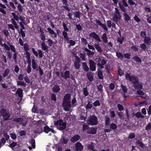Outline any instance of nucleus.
<instances>
[{
	"instance_id": "4be33fe9",
	"label": "nucleus",
	"mask_w": 151,
	"mask_h": 151,
	"mask_svg": "<svg viewBox=\"0 0 151 151\" xmlns=\"http://www.w3.org/2000/svg\"><path fill=\"white\" fill-rule=\"evenodd\" d=\"M94 47L99 53H101L103 52V50L99 44H95L94 45Z\"/></svg>"
},
{
	"instance_id": "aec40b11",
	"label": "nucleus",
	"mask_w": 151,
	"mask_h": 151,
	"mask_svg": "<svg viewBox=\"0 0 151 151\" xmlns=\"http://www.w3.org/2000/svg\"><path fill=\"white\" fill-rule=\"evenodd\" d=\"M97 72L99 78L101 79H103L104 76L103 75V72L100 69H98Z\"/></svg>"
},
{
	"instance_id": "9b49d317",
	"label": "nucleus",
	"mask_w": 151,
	"mask_h": 151,
	"mask_svg": "<svg viewBox=\"0 0 151 151\" xmlns=\"http://www.w3.org/2000/svg\"><path fill=\"white\" fill-rule=\"evenodd\" d=\"M44 132L46 133H48L50 132H51L54 134H55L56 132L52 128H50L48 126H45L44 127Z\"/></svg>"
},
{
	"instance_id": "6e6552de",
	"label": "nucleus",
	"mask_w": 151,
	"mask_h": 151,
	"mask_svg": "<svg viewBox=\"0 0 151 151\" xmlns=\"http://www.w3.org/2000/svg\"><path fill=\"white\" fill-rule=\"evenodd\" d=\"M89 64L90 70L92 71H95L96 68V63L92 60H89Z\"/></svg>"
},
{
	"instance_id": "6ab92c4d",
	"label": "nucleus",
	"mask_w": 151,
	"mask_h": 151,
	"mask_svg": "<svg viewBox=\"0 0 151 151\" xmlns=\"http://www.w3.org/2000/svg\"><path fill=\"white\" fill-rule=\"evenodd\" d=\"M82 68L86 72H88L89 70V68L86 62H83L82 63Z\"/></svg>"
},
{
	"instance_id": "e433bc0d",
	"label": "nucleus",
	"mask_w": 151,
	"mask_h": 151,
	"mask_svg": "<svg viewBox=\"0 0 151 151\" xmlns=\"http://www.w3.org/2000/svg\"><path fill=\"white\" fill-rule=\"evenodd\" d=\"M116 53L117 57L121 60H122L124 58V55L123 54L120 52H116Z\"/></svg>"
},
{
	"instance_id": "393cba45",
	"label": "nucleus",
	"mask_w": 151,
	"mask_h": 151,
	"mask_svg": "<svg viewBox=\"0 0 151 151\" xmlns=\"http://www.w3.org/2000/svg\"><path fill=\"white\" fill-rule=\"evenodd\" d=\"M66 126V122H64L63 124L61 126H58L57 127V128L60 131H63L64 130Z\"/></svg>"
},
{
	"instance_id": "4468645a",
	"label": "nucleus",
	"mask_w": 151,
	"mask_h": 151,
	"mask_svg": "<svg viewBox=\"0 0 151 151\" xmlns=\"http://www.w3.org/2000/svg\"><path fill=\"white\" fill-rule=\"evenodd\" d=\"M4 137L1 139V141L3 145L5 143L6 141H7L9 138V136L7 134V133H5L4 134Z\"/></svg>"
},
{
	"instance_id": "680f3d73",
	"label": "nucleus",
	"mask_w": 151,
	"mask_h": 151,
	"mask_svg": "<svg viewBox=\"0 0 151 151\" xmlns=\"http://www.w3.org/2000/svg\"><path fill=\"white\" fill-rule=\"evenodd\" d=\"M30 143L31 144V145L32 148H35V140L33 139H32L30 141Z\"/></svg>"
},
{
	"instance_id": "f03ea898",
	"label": "nucleus",
	"mask_w": 151,
	"mask_h": 151,
	"mask_svg": "<svg viewBox=\"0 0 151 151\" xmlns=\"http://www.w3.org/2000/svg\"><path fill=\"white\" fill-rule=\"evenodd\" d=\"M71 95L69 93L65 94L64 96L62 105L63 109L65 111H68L71 108Z\"/></svg>"
},
{
	"instance_id": "72a5a7b5",
	"label": "nucleus",
	"mask_w": 151,
	"mask_h": 151,
	"mask_svg": "<svg viewBox=\"0 0 151 151\" xmlns=\"http://www.w3.org/2000/svg\"><path fill=\"white\" fill-rule=\"evenodd\" d=\"M101 38L103 41L105 43H106L107 41V38L106 36V34L105 33H104L102 35Z\"/></svg>"
},
{
	"instance_id": "4c0bfd02",
	"label": "nucleus",
	"mask_w": 151,
	"mask_h": 151,
	"mask_svg": "<svg viewBox=\"0 0 151 151\" xmlns=\"http://www.w3.org/2000/svg\"><path fill=\"white\" fill-rule=\"evenodd\" d=\"M12 14L13 16V18H11V19H14V20H16L17 21H18L19 20V17H18L17 15L15 13L12 12Z\"/></svg>"
},
{
	"instance_id": "473e14b6",
	"label": "nucleus",
	"mask_w": 151,
	"mask_h": 151,
	"mask_svg": "<svg viewBox=\"0 0 151 151\" xmlns=\"http://www.w3.org/2000/svg\"><path fill=\"white\" fill-rule=\"evenodd\" d=\"M7 43L10 46V49L14 52H16V49L14 45H12L9 42H7Z\"/></svg>"
},
{
	"instance_id": "f257e3e1",
	"label": "nucleus",
	"mask_w": 151,
	"mask_h": 151,
	"mask_svg": "<svg viewBox=\"0 0 151 151\" xmlns=\"http://www.w3.org/2000/svg\"><path fill=\"white\" fill-rule=\"evenodd\" d=\"M125 76L127 80L132 83V86L136 90H141L142 88V83L139 81L138 77L135 75H130L127 73L126 74Z\"/></svg>"
},
{
	"instance_id": "1a4fd4ad",
	"label": "nucleus",
	"mask_w": 151,
	"mask_h": 151,
	"mask_svg": "<svg viewBox=\"0 0 151 151\" xmlns=\"http://www.w3.org/2000/svg\"><path fill=\"white\" fill-rule=\"evenodd\" d=\"M89 36L90 37L96 40L97 42H101V41L99 36L94 32L90 33L89 35Z\"/></svg>"
},
{
	"instance_id": "58836bf2",
	"label": "nucleus",
	"mask_w": 151,
	"mask_h": 151,
	"mask_svg": "<svg viewBox=\"0 0 151 151\" xmlns=\"http://www.w3.org/2000/svg\"><path fill=\"white\" fill-rule=\"evenodd\" d=\"M52 90L55 92L58 93L60 90V88L59 86L55 85L53 88Z\"/></svg>"
},
{
	"instance_id": "bf43d9fd",
	"label": "nucleus",
	"mask_w": 151,
	"mask_h": 151,
	"mask_svg": "<svg viewBox=\"0 0 151 151\" xmlns=\"http://www.w3.org/2000/svg\"><path fill=\"white\" fill-rule=\"evenodd\" d=\"M103 86L102 84H100L97 86V88L98 91L100 92H102Z\"/></svg>"
},
{
	"instance_id": "423d86ee",
	"label": "nucleus",
	"mask_w": 151,
	"mask_h": 151,
	"mask_svg": "<svg viewBox=\"0 0 151 151\" xmlns=\"http://www.w3.org/2000/svg\"><path fill=\"white\" fill-rule=\"evenodd\" d=\"M119 5L121 10L124 12H126V9L124 7H127L128 5L126 0H122L118 3Z\"/></svg>"
},
{
	"instance_id": "412c9836",
	"label": "nucleus",
	"mask_w": 151,
	"mask_h": 151,
	"mask_svg": "<svg viewBox=\"0 0 151 151\" xmlns=\"http://www.w3.org/2000/svg\"><path fill=\"white\" fill-rule=\"evenodd\" d=\"M68 139L65 136H62L60 139V142L63 144H67L68 142Z\"/></svg>"
},
{
	"instance_id": "603ef678",
	"label": "nucleus",
	"mask_w": 151,
	"mask_h": 151,
	"mask_svg": "<svg viewBox=\"0 0 151 151\" xmlns=\"http://www.w3.org/2000/svg\"><path fill=\"white\" fill-rule=\"evenodd\" d=\"M95 106H99L101 104L99 100H96L93 104Z\"/></svg>"
},
{
	"instance_id": "8fccbe9b",
	"label": "nucleus",
	"mask_w": 151,
	"mask_h": 151,
	"mask_svg": "<svg viewBox=\"0 0 151 151\" xmlns=\"http://www.w3.org/2000/svg\"><path fill=\"white\" fill-rule=\"evenodd\" d=\"M120 87L122 89V90L123 91V92L122 93H126L127 92V89L125 86L122 84L121 85Z\"/></svg>"
},
{
	"instance_id": "f8f14e48",
	"label": "nucleus",
	"mask_w": 151,
	"mask_h": 151,
	"mask_svg": "<svg viewBox=\"0 0 151 151\" xmlns=\"http://www.w3.org/2000/svg\"><path fill=\"white\" fill-rule=\"evenodd\" d=\"M75 150L77 151H82L83 149V146L79 142H77L75 145Z\"/></svg>"
},
{
	"instance_id": "de8ad7c7",
	"label": "nucleus",
	"mask_w": 151,
	"mask_h": 151,
	"mask_svg": "<svg viewBox=\"0 0 151 151\" xmlns=\"http://www.w3.org/2000/svg\"><path fill=\"white\" fill-rule=\"evenodd\" d=\"M110 127L111 129L114 130L117 128V126L116 124L114 123H112L110 125Z\"/></svg>"
},
{
	"instance_id": "774afa93",
	"label": "nucleus",
	"mask_w": 151,
	"mask_h": 151,
	"mask_svg": "<svg viewBox=\"0 0 151 151\" xmlns=\"http://www.w3.org/2000/svg\"><path fill=\"white\" fill-rule=\"evenodd\" d=\"M146 17H147V22L149 23H151V15L149 16V15H147Z\"/></svg>"
},
{
	"instance_id": "ea45409f",
	"label": "nucleus",
	"mask_w": 151,
	"mask_h": 151,
	"mask_svg": "<svg viewBox=\"0 0 151 151\" xmlns=\"http://www.w3.org/2000/svg\"><path fill=\"white\" fill-rule=\"evenodd\" d=\"M134 60L138 64H141L142 61L139 57L137 56H135L133 57Z\"/></svg>"
},
{
	"instance_id": "0eeeda50",
	"label": "nucleus",
	"mask_w": 151,
	"mask_h": 151,
	"mask_svg": "<svg viewBox=\"0 0 151 151\" xmlns=\"http://www.w3.org/2000/svg\"><path fill=\"white\" fill-rule=\"evenodd\" d=\"M11 22L12 23V24H8V27L14 30H15V28L17 30H19V28L18 26L15 21L14 19H11Z\"/></svg>"
},
{
	"instance_id": "a211bd4d",
	"label": "nucleus",
	"mask_w": 151,
	"mask_h": 151,
	"mask_svg": "<svg viewBox=\"0 0 151 151\" xmlns=\"http://www.w3.org/2000/svg\"><path fill=\"white\" fill-rule=\"evenodd\" d=\"M84 50L85 51L87 52V55L89 57H91L94 54L95 52L93 51H91L87 48H85Z\"/></svg>"
},
{
	"instance_id": "c756f323",
	"label": "nucleus",
	"mask_w": 151,
	"mask_h": 151,
	"mask_svg": "<svg viewBox=\"0 0 151 151\" xmlns=\"http://www.w3.org/2000/svg\"><path fill=\"white\" fill-rule=\"evenodd\" d=\"M17 85L18 86H20L24 87H26V84L24 81H17Z\"/></svg>"
},
{
	"instance_id": "338daca9",
	"label": "nucleus",
	"mask_w": 151,
	"mask_h": 151,
	"mask_svg": "<svg viewBox=\"0 0 151 151\" xmlns=\"http://www.w3.org/2000/svg\"><path fill=\"white\" fill-rule=\"evenodd\" d=\"M14 70L16 73H18L19 70V68L17 65L14 66Z\"/></svg>"
},
{
	"instance_id": "37998d69",
	"label": "nucleus",
	"mask_w": 151,
	"mask_h": 151,
	"mask_svg": "<svg viewBox=\"0 0 151 151\" xmlns=\"http://www.w3.org/2000/svg\"><path fill=\"white\" fill-rule=\"evenodd\" d=\"M135 116L138 118H144L145 117V116H143L140 112H137L135 114Z\"/></svg>"
},
{
	"instance_id": "5701e85b",
	"label": "nucleus",
	"mask_w": 151,
	"mask_h": 151,
	"mask_svg": "<svg viewBox=\"0 0 151 151\" xmlns=\"http://www.w3.org/2000/svg\"><path fill=\"white\" fill-rule=\"evenodd\" d=\"M87 76L88 79L90 81H93V73L91 72L88 73H87Z\"/></svg>"
},
{
	"instance_id": "ddd939ff",
	"label": "nucleus",
	"mask_w": 151,
	"mask_h": 151,
	"mask_svg": "<svg viewBox=\"0 0 151 151\" xmlns=\"http://www.w3.org/2000/svg\"><path fill=\"white\" fill-rule=\"evenodd\" d=\"M41 46L42 50L45 51L46 52L48 53L49 51V47L45 43L44 41L42 42L41 44Z\"/></svg>"
},
{
	"instance_id": "2eb2a0df",
	"label": "nucleus",
	"mask_w": 151,
	"mask_h": 151,
	"mask_svg": "<svg viewBox=\"0 0 151 151\" xmlns=\"http://www.w3.org/2000/svg\"><path fill=\"white\" fill-rule=\"evenodd\" d=\"M96 129L91 127L89 128L87 131V132L89 134H95L96 133Z\"/></svg>"
},
{
	"instance_id": "3c124183",
	"label": "nucleus",
	"mask_w": 151,
	"mask_h": 151,
	"mask_svg": "<svg viewBox=\"0 0 151 151\" xmlns=\"http://www.w3.org/2000/svg\"><path fill=\"white\" fill-rule=\"evenodd\" d=\"M17 8L19 12H22L23 11V6L20 4H18V5L17 6Z\"/></svg>"
},
{
	"instance_id": "052dcab7",
	"label": "nucleus",
	"mask_w": 151,
	"mask_h": 151,
	"mask_svg": "<svg viewBox=\"0 0 151 151\" xmlns=\"http://www.w3.org/2000/svg\"><path fill=\"white\" fill-rule=\"evenodd\" d=\"M22 122L21 124H22V125L23 126H25L27 122H28V120L27 119H22Z\"/></svg>"
},
{
	"instance_id": "2f4dec72",
	"label": "nucleus",
	"mask_w": 151,
	"mask_h": 151,
	"mask_svg": "<svg viewBox=\"0 0 151 151\" xmlns=\"http://www.w3.org/2000/svg\"><path fill=\"white\" fill-rule=\"evenodd\" d=\"M92 107V104H91L90 101H88V103L85 106L86 110L88 111L91 109Z\"/></svg>"
},
{
	"instance_id": "13d9d810",
	"label": "nucleus",
	"mask_w": 151,
	"mask_h": 151,
	"mask_svg": "<svg viewBox=\"0 0 151 151\" xmlns=\"http://www.w3.org/2000/svg\"><path fill=\"white\" fill-rule=\"evenodd\" d=\"M88 147L89 149H90L92 150L93 151H95L94 150V146L93 143H91L90 144H89L88 145Z\"/></svg>"
},
{
	"instance_id": "7ed1b4c3",
	"label": "nucleus",
	"mask_w": 151,
	"mask_h": 151,
	"mask_svg": "<svg viewBox=\"0 0 151 151\" xmlns=\"http://www.w3.org/2000/svg\"><path fill=\"white\" fill-rule=\"evenodd\" d=\"M115 9L114 12L112 15V18L111 20L118 25V22H119L121 19L122 16L118 9L116 7Z\"/></svg>"
},
{
	"instance_id": "9d476101",
	"label": "nucleus",
	"mask_w": 151,
	"mask_h": 151,
	"mask_svg": "<svg viewBox=\"0 0 151 151\" xmlns=\"http://www.w3.org/2000/svg\"><path fill=\"white\" fill-rule=\"evenodd\" d=\"M75 58V61L74 62V65L76 69H78L81 66L80 63L81 61V60L77 56H76Z\"/></svg>"
},
{
	"instance_id": "a18cd8bd",
	"label": "nucleus",
	"mask_w": 151,
	"mask_h": 151,
	"mask_svg": "<svg viewBox=\"0 0 151 151\" xmlns=\"http://www.w3.org/2000/svg\"><path fill=\"white\" fill-rule=\"evenodd\" d=\"M124 40V38L123 37H119L117 38V41L120 43V44H122Z\"/></svg>"
},
{
	"instance_id": "09e8293b",
	"label": "nucleus",
	"mask_w": 151,
	"mask_h": 151,
	"mask_svg": "<svg viewBox=\"0 0 151 151\" xmlns=\"http://www.w3.org/2000/svg\"><path fill=\"white\" fill-rule=\"evenodd\" d=\"M81 13L79 12H73V15L74 17L78 18H80V14Z\"/></svg>"
},
{
	"instance_id": "a19ab883",
	"label": "nucleus",
	"mask_w": 151,
	"mask_h": 151,
	"mask_svg": "<svg viewBox=\"0 0 151 151\" xmlns=\"http://www.w3.org/2000/svg\"><path fill=\"white\" fill-rule=\"evenodd\" d=\"M70 78V73L69 71H66L64 73V78L66 79Z\"/></svg>"
},
{
	"instance_id": "4d7b16f0",
	"label": "nucleus",
	"mask_w": 151,
	"mask_h": 151,
	"mask_svg": "<svg viewBox=\"0 0 151 151\" xmlns=\"http://www.w3.org/2000/svg\"><path fill=\"white\" fill-rule=\"evenodd\" d=\"M24 48L25 51L26 52H28V51L29 50V46L27 43H25L24 45Z\"/></svg>"
},
{
	"instance_id": "5fc2aeb1",
	"label": "nucleus",
	"mask_w": 151,
	"mask_h": 151,
	"mask_svg": "<svg viewBox=\"0 0 151 151\" xmlns=\"http://www.w3.org/2000/svg\"><path fill=\"white\" fill-rule=\"evenodd\" d=\"M101 58H99V60L98 61L97 65L100 68V69H102L104 68V67L103 66L104 65H101V64H100V62L101 61Z\"/></svg>"
},
{
	"instance_id": "dca6fc26",
	"label": "nucleus",
	"mask_w": 151,
	"mask_h": 151,
	"mask_svg": "<svg viewBox=\"0 0 151 151\" xmlns=\"http://www.w3.org/2000/svg\"><path fill=\"white\" fill-rule=\"evenodd\" d=\"M81 137L80 135H76L71 138L70 141L73 142H74L78 141L81 139Z\"/></svg>"
},
{
	"instance_id": "39448f33",
	"label": "nucleus",
	"mask_w": 151,
	"mask_h": 151,
	"mask_svg": "<svg viewBox=\"0 0 151 151\" xmlns=\"http://www.w3.org/2000/svg\"><path fill=\"white\" fill-rule=\"evenodd\" d=\"M0 113L3 117L4 120L7 121L11 119L9 118L11 114L8 110L4 108L2 109L0 111Z\"/></svg>"
},
{
	"instance_id": "49530a36",
	"label": "nucleus",
	"mask_w": 151,
	"mask_h": 151,
	"mask_svg": "<svg viewBox=\"0 0 151 151\" xmlns=\"http://www.w3.org/2000/svg\"><path fill=\"white\" fill-rule=\"evenodd\" d=\"M145 44L143 43L140 45V47L144 51H146L147 50V47Z\"/></svg>"
},
{
	"instance_id": "c9c22d12",
	"label": "nucleus",
	"mask_w": 151,
	"mask_h": 151,
	"mask_svg": "<svg viewBox=\"0 0 151 151\" xmlns=\"http://www.w3.org/2000/svg\"><path fill=\"white\" fill-rule=\"evenodd\" d=\"M110 116L111 118H113L115 116V113L113 109H111L109 110Z\"/></svg>"
},
{
	"instance_id": "cd10ccee",
	"label": "nucleus",
	"mask_w": 151,
	"mask_h": 151,
	"mask_svg": "<svg viewBox=\"0 0 151 151\" xmlns=\"http://www.w3.org/2000/svg\"><path fill=\"white\" fill-rule=\"evenodd\" d=\"M144 42L146 45H149L151 42V39L149 37L147 36L144 38Z\"/></svg>"
},
{
	"instance_id": "c85d7f7f",
	"label": "nucleus",
	"mask_w": 151,
	"mask_h": 151,
	"mask_svg": "<svg viewBox=\"0 0 151 151\" xmlns=\"http://www.w3.org/2000/svg\"><path fill=\"white\" fill-rule=\"evenodd\" d=\"M63 35L64 37V40L68 41H69V38L68 36V34L66 31H63L62 32Z\"/></svg>"
},
{
	"instance_id": "0e129e2a",
	"label": "nucleus",
	"mask_w": 151,
	"mask_h": 151,
	"mask_svg": "<svg viewBox=\"0 0 151 151\" xmlns=\"http://www.w3.org/2000/svg\"><path fill=\"white\" fill-rule=\"evenodd\" d=\"M22 118H18L17 119H13V121L18 122L19 124H21L22 122Z\"/></svg>"
},
{
	"instance_id": "864d4df0",
	"label": "nucleus",
	"mask_w": 151,
	"mask_h": 151,
	"mask_svg": "<svg viewBox=\"0 0 151 151\" xmlns=\"http://www.w3.org/2000/svg\"><path fill=\"white\" fill-rule=\"evenodd\" d=\"M18 30V32L19 33V34L20 33L22 36L23 37H25V36H26L25 34L24 31L22 30V28H20V32L19 31V30Z\"/></svg>"
},
{
	"instance_id": "e2e57ef3",
	"label": "nucleus",
	"mask_w": 151,
	"mask_h": 151,
	"mask_svg": "<svg viewBox=\"0 0 151 151\" xmlns=\"http://www.w3.org/2000/svg\"><path fill=\"white\" fill-rule=\"evenodd\" d=\"M89 127L88 125L84 124L83 126V130L84 131H87L89 129Z\"/></svg>"
},
{
	"instance_id": "b1692460",
	"label": "nucleus",
	"mask_w": 151,
	"mask_h": 151,
	"mask_svg": "<svg viewBox=\"0 0 151 151\" xmlns=\"http://www.w3.org/2000/svg\"><path fill=\"white\" fill-rule=\"evenodd\" d=\"M104 120L105 121V124L108 126L110 124L111 122L109 116L106 115L105 118Z\"/></svg>"
},
{
	"instance_id": "a878e982",
	"label": "nucleus",
	"mask_w": 151,
	"mask_h": 151,
	"mask_svg": "<svg viewBox=\"0 0 151 151\" xmlns=\"http://www.w3.org/2000/svg\"><path fill=\"white\" fill-rule=\"evenodd\" d=\"M49 33L51 35H54V37L56 38L57 37V34L54 31L50 28H48L47 29Z\"/></svg>"
},
{
	"instance_id": "f704fd0d",
	"label": "nucleus",
	"mask_w": 151,
	"mask_h": 151,
	"mask_svg": "<svg viewBox=\"0 0 151 151\" xmlns=\"http://www.w3.org/2000/svg\"><path fill=\"white\" fill-rule=\"evenodd\" d=\"M117 114L121 120H123L124 118V115L121 111L117 112Z\"/></svg>"
},
{
	"instance_id": "c03bdc74",
	"label": "nucleus",
	"mask_w": 151,
	"mask_h": 151,
	"mask_svg": "<svg viewBox=\"0 0 151 151\" xmlns=\"http://www.w3.org/2000/svg\"><path fill=\"white\" fill-rule=\"evenodd\" d=\"M9 71L10 70L8 68H6V69L3 75L4 78H5L6 76H7L9 73Z\"/></svg>"
},
{
	"instance_id": "f3484780",
	"label": "nucleus",
	"mask_w": 151,
	"mask_h": 151,
	"mask_svg": "<svg viewBox=\"0 0 151 151\" xmlns=\"http://www.w3.org/2000/svg\"><path fill=\"white\" fill-rule=\"evenodd\" d=\"M16 93L18 95L20 98V100H21L23 96V90L21 88H19L17 91Z\"/></svg>"
},
{
	"instance_id": "7c9ffc66",
	"label": "nucleus",
	"mask_w": 151,
	"mask_h": 151,
	"mask_svg": "<svg viewBox=\"0 0 151 151\" xmlns=\"http://www.w3.org/2000/svg\"><path fill=\"white\" fill-rule=\"evenodd\" d=\"M136 144L139 147L142 149H144L145 145L142 142H141L139 140H137L136 142Z\"/></svg>"
},
{
	"instance_id": "20e7f679",
	"label": "nucleus",
	"mask_w": 151,
	"mask_h": 151,
	"mask_svg": "<svg viewBox=\"0 0 151 151\" xmlns=\"http://www.w3.org/2000/svg\"><path fill=\"white\" fill-rule=\"evenodd\" d=\"M86 122L91 125H95L99 123L97 117L95 115H90L86 120Z\"/></svg>"
},
{
	"instance_id": "69168bd1",
	"label": "nucleus",
	"mask_w": 151,
	"mask_h": 151,
	"mask_svg": "<svg viewBox=\"0 0 151 151\" xmlns=\"http://www.w3.org/2000/svg\"><path fill=\"white\" fill-rule=\"evenodd\" d=\"M135 137V134L134 133L131 132L129 134L128 138L131 139H133Z\"/></svg>"
},
{
	"instance_id": "79ce46f5",
	"label": "nucleus",
	"mask_w": 151,
	"mask_h": 151,
	"mask_svg": "<svg viewBox=\"0 0 151 151\" xmlns=\"http://www.w3.org/2000/svg\"><path fill=\"white\" fill-rule=\"evenodd\" d=\"M83 94L85 96H86L88 95L89 93L88 90V88L87 86L83 88Z\"/></svg>"
},
{
	"instance_id": "bb28decb",
	"label": "nucleus",
	"mask_w": 151,
	"mask_h": 151,
	"mask_svg": "<svg viewBox=\"0 0 151 151\" xmlns=\"http://www.w3.org/2000/svg\"><path fill=\"white\" fill-rule=\"evenodd\" d=\"M123 15L124 17V20L128 23V21L130 20V17L127 13L125 12L123 14Z\"/></svg>"
},
{
	"instance_id": "6e6d98bb",
	"label": "nucleus",
	"mask_w": 151,
	"mask_h": 151,
	"mask_svg": "<svg viewBox=\"0 0 151 151\" xmlns=\"http://www.w3.org/2000/svg\"><path fill=\"white\" fill-rule=\"evenodd\" d=\"M32 111L33 112L37 113L38 112L37 110V106L34 105L32 109Z\"/></svg>"
}]
</instances>
